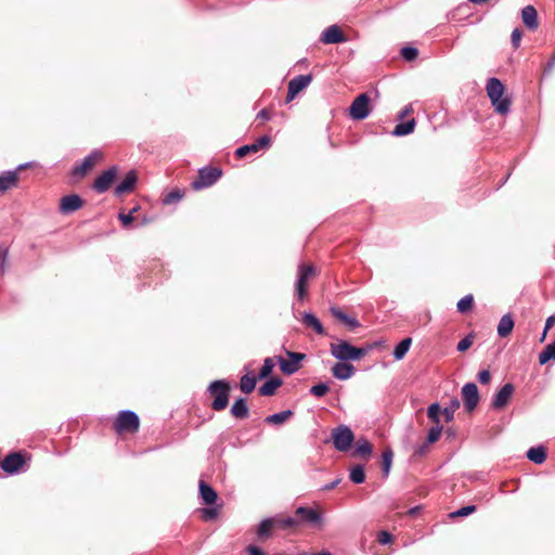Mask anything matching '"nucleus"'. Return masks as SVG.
Here are the masks:
<instances>
[{"label":"nucleus","mask_w":555,"mask_h":555,"mask_svg":"<svg viewBox=\"0 0 555 555\" xmlns=\"http://www.w3.org/2000/svg\"><path fill=\"white\" fill-rule=\"evenodd\" d=\"M486 91L496 113L501 115L509 113L511 100L508 96H504L505 87L499 78H489L486 83Z\"/></svg>","instance_id":"f257e3e1"},{"label":"nucleus","mask_w":555,"mask_h":555,"mask_svg":"<svg viewBox=\"0 0 555 555\" xmlns=\"http://www.w3.org/2000/svg\"><path fill=\"white\" fill-rule=\"evenodd\" d=\"M331 354L339 362L357 361L363 358L367 349L354 347L347 340H338L330 345Z\"/></svg>","instance_id":"f03ea898"},{"label":"nucleus","mask_w":555,"mask_h":555,"mask_svg":"<svg viewBox=\"0 0 555 555\" xmlns=\"http://www.w3.org/2000/svg\"><path fill=\"white\" fill-rule=\"evenodd\" d=\"M207 392L215 399L211 402V409L222 411L228 406L230 384L225 379L214 380L209 384Z\"/></svg>","instance_id":"7ed1b4c3"},{"label":"nucleus","mask_w":555,"mask_h":555,"mask_svg":"<svg viewBox=\"0 0 555 555\" xmlns=\"http://www.w3.org/2000/svg\"><path fill=\"white\" fill-rule=\"evenodd\" d=\"M113 427L115 431L118 434H134L139 430L140 418L135 412L130 410H122L118 413V416L116 417Z\"/></svg>","instance_id":"20e7f679"},{"label":"nucleus","mask_w":555,"mask_h":555,"mask_svg":"<svg viewBox=\"0 0 555 555\" xmlns=\"http://www.w3.org/2000/svg\"><path fill=\"white\" fill-rule=\"evenodd\" d=\"M332 440L334 448L344 452L350 449L354 435L348 426L339 425L332 430Z\"/></svg>","instance_id":"39448f33"},{"label":"nucleus","mask_w":555,"mask_h":555,"mask_svg":"<svg viewBox=\"0 0 555 555\" xmlns=\"http://www.w3.org/2000/svg\"><path fill=\"white\" fill-rule=\"evenodd\" d=\"M222 176V171L216 167H203L198 170V178L192 182V188L196 191L209 188L215 184Z\"/></svg>","instance_id":"423d86ee"},{"label":"nucleus","mask_w":555,"mask_h":555,"mask_svg":"<svg viewBox=\"0 0 555 555\" xmlns=\"http://www.w3.org/2000/svg\"><path fill=\"white\" fill-rule=\"evenodd\" d=\"M315 275V268L312 264L300 263L297 269V281L295 284L296 294L302 300L307 294L308 281Z\"/></svg>","instance_id":"0eeeda50"},{"label":"nucleus","mask_w":555,"mask_h":555,"mask_svg":"<svg viewBox=\"0 0 555 555\" xmlns=\"http://www.w3.org/2000/svg\"><path fill=\"white\" fill-rule=\"evenodd\" d=\"M370 96L361 93L351 103L349 113L356 120H363L370 115Z\"/></svg>","instance_id":"6e6552de"},{"label":"nucleus","mask_w":555,"mask_h":555,"mask_svg":"<svg viewBox=\"0 0 555 555\" xmlns=\"http://www.w3.org/2000/svg\"><path fill=\"white\" fill-rule=\"evenodd\" d=\"M462 398L466 411L472 412L479 402V392L475 383H467L462 388Z\"/></svg>","instance_id":"1a4fd4ad"},{"label":"nucleus","mask_w":555,"mask_h":555,"mask_svg":"<svg viewBox=\"0 0 555 555\" xmlns=\"http://www.w3.org/2000/svg\"><path fill=\"white\" fill-rule=\"evenodd\" d=\"M312 80L311 75H298L288 82L286 101H293L296 95L307 88Z\"/></svg>","instance_id":"9d476101"},{"label":"nucleus","mask_w":555,"mask_h":555,"mask_svg":"<svg viewBox=\"0 0 555 555\" xmlns=\"http://www.w3.org/2000/svg\"><path fill=\"white\" fill-rule=\"evenodd\" d=\"M25 463V459L21 453H10L0 463L3 472L14 475L17 474Z\"/></svg>","instance_id":"9b49d317"},{"label":"nucleus","mask_w":555,"mask_h":555,"mask_svg":"<svg viewBox=\"0 0 555 555\" xmlns=\"http://www.w3.org/2000/svg\"><path fill=\"white\" fill-rule=\"evenodd\" d=\"M271 146V138L267 134L258 138L254 143L240 146L235 151L237 157H244L249 153H257L260 150H267Z\"/></svg>","instance_id":"f8f14e48"},{"label":"nucleus","mask_w":555,"mask_h":555,"mask_svg":"<svg viewBox=\"0 0 555 555\" xmlns=\"http://www.w3.org/2000/svg\"><path fill=\"white\" fill-rule=\"evenodd\" d=\"M117 176V168L115 166L103 171L93 182V189L98 193L106 192Z\"/></svg>","instance_id":"ddd939ff"},{"label":"nucleus","mask_w":555,"mask_h":555,"mask_svg":"<svg viewBox=\"0 0 555 555\" xmlns=\"http://www.w3.org/2000/svg\"><path fill=\"white\" fill-rule=\"evenodd\" d=\"M102 158V153L98 150L92 151L88 156L83 158L80 165L73 168V176L83 177L89 170H91L98 160Z\"/></svg>","instance_id":"4468645a"},{"label":"nucleus","mask_w":555,"mask_h":555,"mask_svg":"<svg viewBox=\"0 0 555 555\" xmlns=\"http://www.w3.org/2000/svg\"><path fill=\"white\" fill-rule=\"evenodd\" d=\"M82 205L83 201L79 195H65L60 201V211L64 215H68L80 209Z\"/></svg>","instance_id":"2eb2a0df"},{"label":"nucleus","mask_w":555,"mask_h":555,"mask_svg":"<svg viewBox=\"0 0 555 555\" xmlns=\"http://www.w3.org/2000/svg\"><path fill=\"white\" fill-rule=\"evenodd\" d=\"M514 392V385L511 384V383H506L505 385H503L501 387V389L493 396V399H492V408L495 409V410H500L502 408H504L512 395Z\"/></svg>","instance_id":"dca6fc26"},{"label":"nucleus","mask_w":555,"mask_h":555,"mask_svg":"<svg viewBox=\"0 0 555 555\" xmlns=\"http://www.w3.org/2000/svg\"><path fill=\"white\" fill-rule=\"evenodd\" d=\"M321 41L325 44L340 43L346 41V36L337 25H331L323 30Z\"/></svg>","instance_id":"f3484780"},{"label":"nucleus","mask_w":555,"mask_h":555,"mask_svg":"<svg viewBox=\"0 0 555 555\" xmlns=\"http://www.w3.org/2000/svg\"><path fill=\"white\" fill-rule=\"evenodd\" d=\"M356 373V367L346 362H337L332 366V374L336 379L346 380L352 377Z\"/></svg>","instance_id":"a211bd4d"},{"label":"nucleus","mask_w":555,"mask_h":555,"mask_svg":"<svg viewBox=\"0 0 555 555\" xmlns=\"http://www.w3.org/2000/svg\"><path fill=\"white\" fill-rule=\"evenodd\" d=\"M331 314L337 319L339 322L344 323L350 330L358 328L360 326V322L353 318L345 313L340 308L336 306L330 307Z\"/></svg>","instance_id":"6ab92c4d"},{"label":"nucleus","mask_w":555,"mask_h":555,"mask_svg":"<svg viewBox=\"0 0 555 555\" xmlns=\"http://www.w3.org/2000/svg\"><path fill=\"white\" fill-rule=\"evenodd\" d=\"M137 183V175L133 170L127 172L124 180L117 184L115 188V194L116 195H122L125 193L131 192Z\"/></svg>","instance_id":"aec40b11"},{"label":"nucleus","mask_w":555,"mask_h":555,"mask_svg":"<svg viewBox=\"0 0 555 555\" xmlns=\"http://www.w3.org/2000/svg\"><path fill=\"white\" fill-rule=\"evenodd\" d=\"M522 23L530 30H534L538 28V12L533 5H527L521 11Z\"/></svg>","instance_id":"412c9836"},{"label":"nucleus","mask_w":555,"mask_h":555,"mask_svg":"<svg viewBox=\"0 0 555 555\" xmlns=\"http://www.w3.org/2000/svg\"><path fill=\"white\" fill-rule=\"evenodd\" d=\"M269 519H271V525L275 530H284V529H288V528H293V527H296L298 526L299 521L298 519H296L295 517H283L281 515H275V516H272V517H268Z\"/></svg>","instance_id":"4be33fe9"},{"label":"nucleus","mask_w":555,"mask_h":555,"mask_svg":"<svg viewBox=\"0 0 555 555\" xmlns=\"http://www.w3.org/2000/svg\"><path fill=\"white\" fill-rule=\"evenodd\" d=\"M231 415L238 420L247 418L249 415V409L245 398H238L234 401L231 406Z\"/></svg>","instance_id":"5701e85b"},{"label":"nucleus","mask_w":555,"mask_h":555,"mask_svg":"<svg viewBox=\"0 0 555 555\" xmlns=\"http://www.w3.org/2000/svg\"><path fill=\"white\" fill-rule=\"evenodd\" d=\"M199 495L206 505L214 504L218 498L216 490L203 480L199 481Z\"/></svg>","instance_id":"b1692460"},{"label":"nucleus","mask_w":555,"mask_h":555,"mask_svg":"<svg viewBox=\"0 0 555 555\" xmlns=\"http://www.w3.org/2000/svg\"><path fill=\"white\" fill-rule=\"evenodd\" d=\"M301 322L305 326L311 327L319 335H325V330L320 320L312 312H304Z\"/></svg>","instance_id":"393cba45"},{"label":"nucleus","mask_w":555,"mask_h":555,"mask_svg":"<svg viewBox=\"0 0 555 555\" xmlns=\"http://www.w3.org/2000/svg\"><path fill=\"white\" fill-rule=\"evenodd\" d=\"M296 515L301 516V518L310 524H319L322 520L321 514L310 507L299 506L296 509Z\"/></svg>","instance_id":"a878e982"},{"label":"nucleus","mask_w":555,"mask_h":555,"mask_svg":"<svg viewBox=\"0 0 555 555\" xmlns=\"http://www.w3.org/2000/svg\"><path fill=\"white\" fill-rule=\"evenodd\" d=\"M514 328V320L509 313L504 314L498 324V335L502 338L507 337Z\"/></svg>","instance_id":"bb28decb"},{"label":"nucleus","mask_w":555,"mask_h":555,"mask_svg":"<svg viewBox=\"0 0 555 555\" xmlns=\"http://www.w3.org/2000/svg\"><path fill=\"white\" fill-rule=\"evenodd\" d=\"M282 379L280 377H272L267 380L263 385H261L258 389L259 395L263 397L273 396L276 389L282 385Z\"/></svg>","instance_id":"cd10ccee"},{"label":"nucleus","mask_w":555,"mask_h":555,"mask_svg":"<svg viewBox=\"0 0 555 555\" xmlns=\"http://www.w3.org/2000/svg\"><path fill=\"white\" fill-rule=\"evenodd\" d=\"M274 529L271 525V519L264 518L257 527L256 534L259 541H266L273 535Z\"/></svg>","instance_id":"c85d7f7f"},{"label":"nucleus","mask_w":555,"mask_h":555,"mask_svg":"<svg viewBox=\"0 0 555 555\" xmlns=\"http://www.w3.org/2000/svg\"><path fill=\"white\" fill-rule=\"evenodd\" d=\"M17 182L16 171H5L0 176V192H5Z\"/></svg>","instance_id":"c756f323"},{"label":"nucleus","mask_w":555,"mask_h":555,"mask_svg":"<svg viewBox=\"0 0 555 555\" xmlns=\"http://www.w3.org/2000/svg\"><path fill=\"white\" fill-rule=\"evenodd\" d=\"M527 457L535 464H542L546 460V450L542 446L532 447L527 451Z\"/></svg>","instance_id":"7c9ffc66"},{"label":"nucleus","mask_w":555,"mask_h":555,"mask_svg":"<svg viewBox=\"0 0 555 555\" xmlns=\"http://www.w3.org/2000/svg\"><path fill=\"white\" fill-rule=\"evenodd\" d=\"M414 128H415V120L412 118L404 122L398 124L391 133L395 137H403V135L412 133L414 131Z\"/></svg>","instance_id":"2f4dec72"},{"label":"nucleus","mask_w":555,"mask_h":555,"mask_svg":"<svg viewBox=\"0 0 555 555\" xmlns=\"http://www.w3.org/2000/svg\"><path fill=\"white\" fill-rule=\"evenodd\" d=\"M412 345V338L406 337L402 339L399 344L396 345L393 349V358L399 361L402 360L408 353L410 347Z\"/></svg>","instance_id":"473e14b6"},{"label":"nucleus","mask_w":555,"mask_h":555,"mask_svg":"<svg viewBox=\"0 0 555 555\" xmlns=\"http://www.w3.org/2000/svg\"><path fill=\"white\" fill-rule=\"evenodd\" d=\"M258 376L256 377L254 374H245L241 377L240 388L244 393H250L257 384Z\"/></svg>","instance_id":"72a5a7b5"},{"label":"nucleus","mask_w":555,"mask_h":555,"mask_svg":"<svg viewBox=\"0 0 555 555\" xmlns=\"http://www.w3.org/2000/svg\"><path fill=\"white\" fill-rule=\"evenodd\" d=\"M293 415L292 410H285L279 413L271 414L264 418V422L273 425H281L285 423Z\"/></svg>","instance_id":"f704fd0d"},{"label":"nucleus","mask_w":555,"mask_h":555,"mask_svg":"<svg viewBox=\"0 0 555 555\" xmlns=\"http://www.w3.org/2000/svg\"><path fill=\"white\" fill-rule=\"evenodd\" d=\"M460 400L454 397L450 400V402L441 410V413L444 416L446 422H451L454 418L455 411L460 408Z\"/></svg>","instance_id":"c9c22d12"},{"label":"nucleus","mask_w":555,"mask_h":555,"mask_svg":"<svg viewBox=\"0 0 555 555\" xmlns=\"http://www.w3.org/2000/svg\"><path fill=\"white\" fill-rule=\"evenodd\" d=\"M278 362L281 371L286 375H292L300 369L299 364L294 361H286L283 357H278Z\"/></svg>","instance_id":"e433bc0d"},{"label":"nucleus","mask_w":555,"mask_h":555,"mask_svg":"<svg viewBox=\"0 0 555 555\" xmlns=\"http://www.w3.org/2000/svg\"><path fill=\"white\" fill-rule=\"evenodd\" d=\"M474 304V296L468 294L457 301L456 309L460 313L464 314L472 310Z\"/></svg>","instance_id":"4c0bfd02"},{"label":"nucleus","mask_w":555,"mask_h":555,"mask_svg":"<svg viewBox=\"0 0 555 555\" xmlns=\"http://www.w3.org/2000/svg\"><path fill=\"white\" fill-rule=\"evenodd\" d=\"M392 457L393 453L390 449H386L382 454V469L384 477H387L389 475Z\"/></svg>","instance_id":"58836bf2"},{"label":"nucleus","mask_w":555,"mask_h":555,"mask_svg":"<svg viewBox=\"0 0 555 555\" xmlns=\"http://www.w3.org/2000/svg\"><path fill=\"white\" fill-rule=\"evenodd\" d=\"M354 453L360 456H369L372 453L371 443L364 438L359 439L356 443Z\"/></svg>","instance_id":"ea45409f"},{"label":"nucleus","mask_w":555,"mask_h":555,"mask_svg":"<svg viewBox=\"0 0 555 555\" xmlns=\"http://www.w3.org/2000/svg\"><path fill=\"white\" fill-rule=\"evenodd\" d=\"M552 359L555 360V341L547 345L545 349L539 354V363L543 365Z\"/></svg>","instance_id":"a19ab883"},{"label":"nucleus","mask_w":555,"mask_h":555,"mask_svg":"<svg viewBox=\"0 0 555 555\" xmlns=\"http://www.w3.org/2000/svg\"><path fill=\"white\" fill-rule=\"evenodd\" d=\"M350 480L353 483L360 485L365 480V473L362 465H356L350 470Z\"/></svg>","instance_id":"79ce46f5"},{"label":"nucleus","mask_w":555,"mask_h":555,"mask_svg":"<svg viewBox=\"0 0 555 555\" xmlns=\"http://www.w3.org/2000/svg\"><path fill=\"white\" fill-rule=\"evenodd\" d=\"M275 366L274 360L272 358H266L263 361V365L259 371L258 378L263 379L267 378L273 371Z\"/></svg>","instance_id":"37998d69"},{"label":"nucleus","mask_w":555,"mask_h":555,"mask_svg":"<svg viewBox=\"0 0 555 555\" xmlns=\"http://www.w3.org/2000/svg\"><path fill=\"white\" fill-rule=\"evenodd\" d=\"M441 413V408L439 403L435 402L428 406L427 415L428 417L436 424H440L439 414Z\"/></svg>","instance_id":"c03bdc74"},{"label":"nucleus","mask_w":555,"mask_h":555,"mask_svg":"<svg viewBox=\"0 0 555 555\" xmlns=\"http://www.w3.org/2000/svg\"><path fill=\"white\" fill-rule=\"evenodd\" d=\"M328 389L330 388H328L327 384L319 383V384L312 386L309 391H310L311 395H313V396H315L318 398H321V397L326 395Z\"/></svg>","instance_id":"a18cd8bd"},{"label":"nucleus","mask_w":555,"mask_h":555,"mask_svg":"<svg viewBox=\"0 0 555 555\" xmlns=\"http://www.w3.org/2000/svg\"><path fill=\"white\" fill-rule=\"evenodd\" d=\"M442 433V426L440 424L431 427L428 431L427 443H434L439 440Z\"/></svg>","instance_id":"49530a36"},{"label":"nucleus","mask_w":555,"mask_h":555,"mask_svg":"<svg viewBox=\"0 0 555 555\" xmlns=\"http://www.w3.org/2000/svg\"><path fill=\"white\" fill-rule=\"evenodd\" d=\"M473 343H474V336H473V334H468L459 341V344L456 346V350L460 352H464L468 348H470Z\"/></svg>","instance_id":"de8ad7c7"},{"label":"nucleus","mask_w":555,"mask_h":555,"mask_svg":"<svg viewBox=\"0 0 555 555\" xmlns=\"http://www.w3.org/2000/svg\"><path fill=\"white\" fill-rule=\"evenodd\" d=\"M401 55L405 61H414L418 55V50L414 47H404L401 49Z\"/></svg>","instance_id":"09e8293b"},{"label":"nucleus","mask_w":555,"mask_h":555,"mask_svg":"<svg viewBox=\"0 0 555 555\" xmlns=\"http://www.w3.org/2000/svg\"><path fill=\"white\" fill-rule=\"evenodd\" d=\"M476 511L475 505H466L464 507L459 508L457 511L451 513V517H465L470 515Z\"/></svg>","instance_id":"8fccbe9b"},{"label":"nucleus","mask_w":555,"mask_h":555,"mask_svg":"<svg viewBox=\"0 0 555 555\" xmlns=\"http://www.w3.org/2000/svg\"><path fill=\"white\" fill-rule=\"evenodd\" d=\"M181 197H182V194L180 193V191L176 190V191L169 192L164 197L163 202H164V204H171V203L180 201Z\"/></svg>","instance_id":"3c124183"},{"label":"nucleus","mask_w":555,"mask_h":555,"mask_svg":"<svg viewBox=\"0 0 555 555\" xmlns=\"http://www.w3.org/2000/svg\"><path fill=\"white\" fill-rule=\"evenodd\" d=\"M8 249L0 245V278L4 274L7 266Z\"/></svg>","instance_id":"603ef678"},{"label":"nucleus","mask_w":555,"mask_h":555,"mask_svg":"<svg viewBox=\"0 0 555 555\" xmlns=\"http://www.w3.org/2000/svg\"><path fill=\"white\" fill-rule=\"evenodd\" d=\"M521 37H522V33L520 29L518 28H515L513 31H512V35H511V42H512V46L517 49L520 44V40H521Z\"/></svg>","instance_id":"864d4df0"},{"label":"nucleus","mask_w":555,"mask_h":555,"mask_svg":"<svg viewBox=\"0 0 555 555\" xmlns=\"http://www.w3.org/2000/svg\"><path fill=\"white\" fill-rule=\"evenodd\" d=\"M118 217L125 228L129 227L135 219V217L131 216V214L124 212H120Z\"/></svg>","instance_id":"5fc2aeb1"},{"label":"nucleus","mask_w":555,"mask_h":555,"mask_svg":"<svg viewBox=\"0 0 555 555\" xmlns=\"http://www.w3.org/2000/svg\"><path fill=\"white\" fill-rule=\"evenodd\" d=\"M478 380L482 385H487L491 380V374L488 370H482L478 374Z\"/></svg>","instance_id":"6e6d98bb"},{"label":"nucleus","mask_w":555,"mask_h":555,"mask_svg":"<svg viewBox=\"0 0 555 555\" xmlns=\"http://www.w3.org/2000/svg\"><path fill=\"white\" fill-rule=\"evenodd\" d=\"M377 540H378V542L380 544L385 545V544H388V543L391 542L392 535L389 532H387V531H380L378 533V539Z\"/></svg>","instance_id":"4d7b16f0"},{"label":"nucleus","mask_w":555,"mask_h":555,"mask_svg":"<svg viewBox=\"0 0 555 555\" xmlns=\"http://www.w3.org/2000/svg\"><path fill=\"white\" fill-rule=\"evenodd\" d=\"M287 357L291 359V361H294L295 363L299 364L301 360L305 359V353L294 352V351H287Z\"/></svg>","instance_id":"13d9d810"},{"label":"nucleus","mask_w":555,"mask_h":555,"mask_svg":"<svg viewBox=\"0 0 555 555\" xmlns=\"http://www.w3.org/2000/svg\"><path fill=\"white\" fill-rule=\"evenodd\" d=\"M429 444L430 443H427V440H426L424 443L417 446L415 448L414 454L418 455V456H422V455L426 454V452L428 451V446Z\"/></svg>","instance_id":"bf43d9fd"},{"label":"nucleus","mask_w":555,"mask_h":555,"mask_svg":"<svg viewBox=\"0 0 555 555\" xmlns=\"http://www.w3.org/2000/svg\"><path fill=\"white\" fill-rule=\"evenodd\" d=\"M246 552L248 553V555H264V552L259 546L256 545H248L246 547Z\"/></svg>","instance_id":"052dcab7"},{"label":"nucleus","mask_w":555,"mask_h":555,"mask_svg":"<svg viewBox=\"0 0 555 555\" xmlns=\"http://www.w3.org/2000/svg\"><path fill=\"white\" fill-rule=\"evenodd\" d=\"M257 118L261 120H269L271 115L268 109L263 108L257 114Z\"/></svg>","instance_id":"680f3d73"},{"label":"nucleus","mask_w":555,"mask_h":555,"mask_svg":"<svg viewBox=\"0 0 555 555\" xmlns=\"http://www.w3.org/2000/svg\"><path fill=\"white\" fill-rule=\"evenodd\" d=\"M203 513H204L205 518H207V519H211V518L216 517V515H217V512L215 508H204Z\"/></svg>","instance_id":"e2e57ef3"},{"label":"nucleus","mask_w":555,"mask_h":555,"mask_svg":"<svg viewBox=\"0 0 555 555\" xmlns=\"http://www.w3.org/2000/svg\"><path fill=\"white\" fill-rule=\"evenodd\" d=\"M555 324V315H550L545 321V332H547Z\"/></svg>","instance_id":"0e129e2a"},{"label":"nucleus","mask_w":555,"mask_h":555,"mask_svg":"<svg viewBox=\"0 0 555 555\" xmlns=\"http://www.w3.org/2000/svg\"><path fill=\"white\" fill-rule=\"evenodd\" d=\"M411 112H412V107L410 105L404 106V108L399 114V118H404Z\"/></svg>","instance_id":"69168bd1"},{"label":"nucleus","mask_w":555,"mask_h":555,"mask_svg":"<svg viewBox=\"0 0 555 555\" xmlns=\"http://www.w3.org/2000/svg\"><path fill=\"white\" fill-rule=\"evenodd\" d=\"M555 66V53L553 54V56L551 57V60L547 62L546 64V70L547 72H551L553 69V67Z\"/></svg>","instance_id":"338daca9"},{"label":"nucleus","mask_w":555,"mask_h":555,"mask_svg":"<svg viewBox=\"0 0 555 555\" xmlns=\"http://www.w3.org/2000/svg\"><path fill=\"white\" fill-rule=\"evenodd\" d=\"M340 482V479H336L334 481H332L331 483L326 485L324 487V490H332L334 489L338 483Z\"/></svg>","instance_id":"774afa93"}]
</instances>
